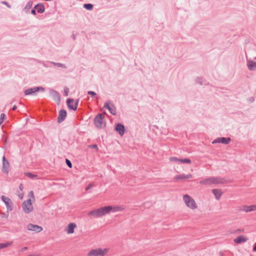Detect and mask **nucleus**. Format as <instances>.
<instances>
[{"label": "nucleus", "mask_w": 256, "mask_h": 256, "mask_svg": "<svg viewBox=\"0 0 256 256\" xmlns=\"http://www.w3.org/2000/svg\"><path fill=\"white\" fill-rule=\"evenodd\" d=\"M88 94H90L91 96H94L96 94L94 92H92V91H89L88 92Z\"/></svg>", "instance_id": "nucleus-31"}, {"label": "nucleus", "mask_w": 256, "mask_h": 256, "mask_svg": "<svg viewBox=\"0 0 256 256\" xmlns=\"http://www.w3.org/2000/svg\"><path fill=\"white\" fill-rule=\"evenodd\" d=\"M66 112L65 110H61L60 112V114L58 117V122H62L66 118Z\"/></svg>", "instance_id": "nucleus-17"}, {"label": "nucleus", "mask_w": 256, "mask_h": 256, "mask_svg": "<svg viewBox=\"0 0 256 256\" xmlns=\"http://www.w3.org/2000/svg\"><path fill=\"white\" fill-rule=\"evenodd\" d=\"M32 4V2H28V4L26 5V8L30 7Z\"/></svg>", "instance_id": "nucleus-35"}, {"label": "nucleus", "mask_w": 256, "mask_h": 256, "mask_svg": "<svg viewBox=\"0 0 256 256\" xmlns=\"http://www.w3.org/2000/svg\"><path fill=\"white\" fill-rule=\"evenodd\" d=\"M12 241H9L6 242L0 243V250L9 247L12 244Z\"/></svg>", "instance_id": "nucleus-22"}, {"label": "nucleus", "mask_w": 256, "mask_h": 256, "mask_svg": "<svg viewBox=\"0 0 256 256\" xmlns=\"http://www.w3.org/2000/svg\"><path fill=\"white\" fill-rule=\"evenodd\" d=\"M192 178H193V175L192 174H180L174 177V180L175 181H178L180 180H188V179H191Z\"/></svg>", "instance_id": "nucleus-11"}, {"label": "nucleus", "mask_w": 256, "mask_h": 256, "mask_svg": "<svg viewBox=\"0 0 256 256\" xmlns=\"http://www.w3.org/2000/svg\"><path fill=\"white\" fill-rule=\"evenodd\" d=\"M84 6L86 9L90 10L92 9L93 6L92 4H84Z\"/></svg>", "instance_id": "nucleus-26"}, {"label": "nucleus", "mask_w": 256, "mask_h": 256, "mask_svg": "<svg viewBox=\"0 0 256 256\" xmlns=\"http://www.w3.org/2000/svg\"><path fill=\"white\" fill-rule=\"evenodd\" d=\"M51 94L52 96L54 99L57 102L58 104L60 102V97L58 96V93L54 90L51 91Z\"/></svg>", "instance_id": "nucleus-21"}, {"label": "nucleus", "mask_w": 256, "mask_h": 256, "mask_svg": "<svg viewBox=\"0 0 256 256\" xmlns=\"http://www.w3.org/2000/svg\"><path fill=\"white\" fill-rule=\"evenodd\" d=\"M64 92L66 96H68L69 92V89L68 88H66L64 89Z\"/></svg>", "instance_id": "nucleus-29"}, {"label": "nucleus", "mask_w": 256, "mask_h": 256, "mask_svg": "<svg viewBox=\"0 0 256 256\" xmlns=\"http://www.w3.org/2000/svg\"><path fill=\"white\" fill-rule=\"evenodd\" d=\"M31 12L34 14H36V12L34 10H32Z\"/></svg>", "instance_id": "nucleus-38"}, {"label": "nucleus", "mask_w": 256, "mask_h": 256, "mask_svg": "<svg viewBox=\"0 0 256 256\" xmlns=\"http://www.w3.org/2000/svg\"><path fill=\"white\" fill-rule=\"evenodd\" d=\"M230 141V138H218L215 140L212 144L214 143H222L224 144H228Z\"/></svg>", "instance_id": "nucleus-15"}, {"label": "nucleus", "mask_w": 256, "mask_h": 256, "mask_svg": "<svg viewBox=\"0 0 256 256\" xmlns=\"http://www.w3.org/2000/svg\"><path fill=\"white\" fill-rule=\"evenodd\" d=\"M92 187V185L91 184H90L87 186L86 190H88L90 189Z\"/></svg>", "instance_id": "nucleus-33"}, {"label": "nucleus", "mask_w": 256, "mask_h": 256, "mask_svg": "<svg viewBox=\"0 0 256 256\" xmlns=\"http://www.w3.org/2000/svg\"><path fill=\"white\" fill-rule=\"evenodd\" d=\"M5 114H0V125L2 123L3 121H4V118H5Z\"/></svg>", "instance_id": "nucleus-28"}, {"label": "nucleus", "mask_w": 256, "mask_h": 256, "mask_svg": "<svg viewBox=\"0 0 256 256\" xmlns=\"http://www.w3.org/2000/svg\"><path fill=\"white\" fill-rule=\"evenodd\" d=\"M25 176L31 178H33L36 176L34 175L33 174L30 172L25 173Z\"/></svg>", "instance_id": "nucleus-27"}, {"label": "nucleus", "mask_w": 256, "mask_h": 256, "mask_svg": "<svg viewBox=\"0 0 256 256\" xmlns=\"http://www.w3.org/2000/svg\"><path fill=\"white\" fill-rule=\"evenodd\" d=\"M248 66L250 70H254L256 69V62L249 60L248 62Z\"/></svg>", "instance_id": "nucleus-23"}, {"label": "nucleus", "mask_w": 256, "mask_h": 256, "mask_svg": "<svg viewBox=\"0 0 256 256\" xmlns=\"http://www.w3.org/2000/svg\"><path fill=\"white\" fill-rule=\"evenodd\" d=\"M26 228L28 230L36 232H39L42 231V228L38 225L29 224L26 226Z\"/></svg>", "instance_id": "nucleus-10"}, {"label": "nucleus", "mask_w": 256, "mask_h": 256, "mask_svg": "<svg viewBox=\"0 0 256 256\" xmlns=\"http://www.w3.org/2000/svg\"><path fill=\"white\" fill-rule=\"evenodd\" d=\"M12 109L13 110H16V105L14 106Z\"/></svg>", "instance_id": "nucleus-37"}, {"label": "nucleus", "mask_w": 256, "mask_h": 256, "mask_svg": "<svg viewBox=\"0 0 256 256\" xmlns=\"http://www.w3.org/2000/svg\"><path fill=\"white\" fill-rule=\"evenodd\" d=\"M182 199L186 206L192 210L194 211L198 208V204L196 200L189 195H184Z\"/></svg>", "instance_id": "nucleus-3"}, {"label": "nucleus", "mask_w": 256, "mask_h": 256, "mask_svg": "<svg viewBox=\"0 0 256 256\" xmlns=\"http://www.w3.org/2000/svg\"><path fill=\"white\" fill-rule=\"evenodd\" d=\"M77 228V225L74 222H70L64 228V232L68 234H72L74 233V230Z\"/></svg>", "instance_id": "nucleus-7"}, {"label": "nucleus", "mask_w": 256, "mask_h": 256, "mask_svg": "<svg viewBox=\"0 0 256 256\" xmlns=\"http://www.w3.org/2000/svg\"><path fill=\"white\" fill-rule=\"evenodd\" d=\"M124 208L123 206L116 205H108L94 209L90 211L88 216L94 218H102L110 212H117L124 210Z\"/></svg>", "instance_id": "nucleus-1"}, {"label": "nucleus", "mask_w": 256, "mask_h": 256, "mask_svg": "<svg viewBox=\"0 0 256 256\" xmlns=\"http://www.w3.org/2000/svg\"><path fill=\"white\" fill-rule=\"evenodd\" d=\"M27 250V248L26 247H24V248H22V250Z\"/></svg>", "instance_id": "nucleus-40"}, {"label": "nucleus", "mask_w": 256, "mask_h": 256, "mask_svg": "<svg viewBox=\"0 0 256 256\" xmlns=\"http://www.w3.org/2000/svg\"><path fill=\"white\" fill-rule=\"evenodd\" d=\"M110 248H98L90 250L87 254V256H106L109 252Z\"/></svg>", "instance_id": "nucleus-4"}, {"label": "nucleus", "mask_w": 256, "mask_h": 256, "mask_svg": "<svg viewBox=\"0 0 256 256\" xmlns=\"http://www.w3.org/2000/svg\"><path fill=\"white\" fill-rule=\"evenodd\" d=\"M38 91L44 92V88H43L42 87H41V86L30 88H28V89H26V90H25L24 94H25V95H26V96L30 95V94H32L36 92H38Z\"/></svg>", "instance_id": "nucleus-9"}, {"label": "nucleus", "mask_w": 256, "mask_h": 256, "mask_svg": "<svg viewBox=\"0 0 256 256\" xmlns=\"http://www.w3.org/2000/svg\"><path fill=\"white\" fill-rule=\"evenodd\" d=\"M19 188L20 191H22L23 190L24 187L22 184H20L19 186Z\"/></svg>", "instance_id": "nucleus-34"}, {"label": "nucleus", "mask_w": 256, "mask_h": 256, "mask_svg": "<svg viewBox=\"0 0 256 256\" xmlns=\"http://www.w3.org/2000/svg\"><path fill=\"white\" fill-rule=\"evenodd\" d=\"M169 160L177 164H191L192 160L190 158H179L175 156L170 157Z\"/></svg>", "instance_id": "nucleus-6"}, {"label": "nucleus", "mask_w": 256, "mask_h": 256, "mask_svg": "<svg viewBox=\"0 0 256 256\" xmlns=\"http://www.w3.org/2000/svg\"><path fill=\"white\" fill-rule=\"evenodd\" d=\"M242 210L243 211H244L246 212H248L253 211L252 205H250V206L244 205L242 206Z\"/></svg>", "instance_id": "nucleus-24"}, {"label": "nucleus", "mask_w": 256, "mask_h": 256, "mask_svg": "<svg viewBox=\"0 0 256 256\" xmlns=\"http://www.w3.org/2000/svg\"><path fill=\"white\" fill-rule=\"evenodd\" d=\"M116 130L117 132H118L120 136H122L124 134V128L123 125L121 124H118L116 128Z\"/></svg>", "instance_id": "nucleus-19"}, {"label": "nucleus", "mask_w": 256, "mask_h": 256, "mask_svg": "<svg viewBox=\"0 0 256 256\" xmlns=\"http://www.w3.org/2000/svg\"><path fill=\"white\" fill-rule=\"evenodd\" d=\"M66 163L69 168H71L72 167V163L68 160L66 159Z\"/></svg>", "instance_id": "nucleus-30"}, {"label": "nucleus", "mask_w": 256, "mask_h": 256, "mask_svg": "<svg viewBox=\"0 0 256 256\" xmlns=\"http://www.w3.org/2000/svg\"><path fill=\"white\" fill-rule=\"evenodd\" d=\"M28 199L24 200L22 204V208L26 214L30 213L34 210L32 202L35 200V197L33 191H30L28 194Z\"/></svg>", "instance_id": "nucleus-2"}, {"label": "nucleus", "mask_w": 256, "mask_h": 256, "mask_svg": "<svg viewBox=\"0 0 256 256\" xmlns=\"http://www.w3.org/2000/svg\"><path fill=\"white\" fill-rule=\"evenodd\" d=\"M3 202L5 203L6 207H7V209L10 210V211H11L12 210V200H10V198H7L5 196H2V198Z\"/></svg>", "instance_id": "nucleus-12"}, {"label": "nucleus", "mask_w": 256, "mask_h": 256, "mask_svg": "<svg viewBox=\"0 0 256 256\" xmlns=\"http://www.w3.org/2000/svg\"><path fill=\"white\" fill-rule=\"evenodd\" d=\"M253 211L256 210V204L252 205Z\"/></svg>", "instance_id": "nucleus-36"}, {"label": "nucleus", "mask_w": 256, "mask_h": 256, "mask_svg": "<svg viewBox=\"0 0 256 256\" xmlns=\"http://www.w3.org/2000/svg\"><path fill=\"white\" fill-rule=\"evenodd\" d=\"M248 238L246 237L243 236H240L234 239V241L236 243L240 244L246 242Z\"/></svg>", "instance_id": "nucleus-18"}, {"label": "nucleus", "mask_w": 256, "mask_h": 256, "mask_svg": "<svg viewBox=\"0 0 256 256\" xmlns=\"http://www.w3.org/2000/svg\"><path fill=\"white\" fill-rule=\"evenodd\" d=\"M38 12L40 13H42L44 10V7L42 4H38L35 6Z\"/></svg>", "instance_id": "nucleus-25"}, {"label": "nucleus", "mask_w": 256, "mask_h": 256, "mask_svg": "<svg viewBox=\"0 0 256 256\" xmlns=\"http://www.w3.org/2000/svg\"><path fill=\"white\" fill-rule=\"evenodd\" d=\"M253 250H254V251L256 252V244H254Z\"/></svg>", "instance_id": "nucleus-39"}, {"label": "nucleus", "mask_w": 256, "mask_h": 256, "mask_svg": "<svg viewBox=\"0 0 256 256\" xmlns=\"http://www.w3.org/2000/svg\"><path fill=\"white\" fill-rule=\"evenodd\" d=\"M212 192L214 194L215 198L217 200H219L222 194V192L220 189H214L212 190Z\"/></svg>", "instance_id": "nucleus-16"}, {"label": "nucleus", "mask_w": 256, "mask_h": 256, "mask_svg": "<svg viewBox=\"0 0 256 256\" xmlns=\"http://www.w3.org/2000/svg\"><path fill=\"white\" fill-rule=\"evenodd\" d=\"M104 107L107 108L112 114H116V108L112 105L110 106V104L106 103L104 104Z\"/></svg>", "instance_id": "nucleus-20"}, {"label": "nucleus", "mask_w": 256, "mask_h": 256, "mask_svg": "<svg viewBox=\"0 0 256 256\" xmlns=\"http://www.w3.org/2000/svg\"><path fill=\"white\" fill-rule=\"evenodd\" d=\"M67 104L68 107L73 110H76L77 108L78 102H74L73 99L68 98L67 100Z\"/></svg>", "instance_id": "nucleus-14"}, {"label": "nucleus", "mask_w": 256, "mask_h": 256, "mask_svg": "<svg viewBox=\"0 0 256 256\" xmlns=\"http://www.w3.org/2000/svg\"><path fill=\"white\" fill-rule=\"evenodd\" d=\"M95 124L98 128H102L104 126V116L102 114H98L94 120Z\"/></svg>", "instance_id": "nucleus-8"}, {"label": "nucleus", "mask_w": 256, "mask_h": 256, "mask_svg": "<svg viewBox=\"0 0 256 256\" xmlns=\"http://www.w3.org/2000/svg\"><path fill=\"white\" fill-rule=\"evenodd\" d=\"M2 160H3V162H2L3 168H2V170L3 172H4L6 174H8V171H9V167H10L9 162H8V161H7L6 160V158L4 156L2 157Z\"/></svg>", "instance_id": "nucleus-13"}, {"label": "nucleus", "mask_w": 256, "mask_h": 256, "mask_svg": "<svg viewBox=\"0 0 256 256\" xmlns=\"http://www.w3.org/2000/svg\"><path fill=\"white\" fill-rule=\"evenodd\" d=\"M221 182V181L220 180H219L217 178H210L206 179H204L203 180H202L200 183L201 184L204 185H210L213 184H220Z\"/></svg>", "instance_id": "nucleus-5"}, {"label": "nucleus", "mask_w": 256, "mask_h": 256, "mask_svg": "<svg viewBox=\"0 0 256 256\" xmlns=\"http://www.w3.org/2000/svg\"><path fill=\"white\" fill-rule=\"evenodd\" d=\"M18 196L20 198L22 199L24 197V194L23 193L19 194H18Z\"/></svg>", "instance_id": "nucleus-32"}]
</instances>
